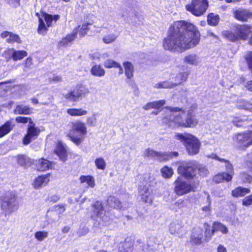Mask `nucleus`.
Segmentation results:
<instances>
[{
  "mask_svg": "<svg viewBox=\"0 0 252 252\" xmlns=\"http://www.w3.org/2000/svg\"><path fill=\"white\" fill-rule=\"evenodd\" d=\"M1 207L8 213L16 211L18 208L17 197L12 192H7L1 197Z\"/></svg>",
  "mask_w": 252,
  "mask_h": 252,
  "instance_id": "nucleus-4",
  "label": "nucleus"
},
{
  "mask_svg": "<svg viewBox=\"0 0 252 252\" xmlns=\"http://www.w3.org/2000/svg\"><path fill=\"white\" fill-rule=\"evenodd\" d=\"M1 36L2 38H6V41L8 43H13L14 42L21 43V40L19 35L7 31L3 32L1 33Z\"/></svg>",
  "mask_w": 252,
  "mask_h": 252,
  "instance_id": "nucleus-20",
  "label": "nucleus"
},
{
  "mask_svg": "<svg viewBox=\"0 0 252 252\" xmlns=\"http://www.w3.org/2000/svg\"><path fill=\"white\" fill-rule=\"evenodd\" d=\"M92 208L93 209L94 215L97 217H101L103 211V208L101 203L99 201H96L92 206Z\"/></svg>",
  "mask_w": 252,
  "mask_h": 252,
  "instance_id": "nucleus-39",
  "label": "nucleus"
},
{
  "mask_svg": "<svg viewBox=\"0 0 252 252\" xmlns=\"http://www.w3.org/2000/svg\"><path fill=\"white\" fill-rule=\"evenodd\" d=\"M197 169H198L199 174L200 176H205L208 173L207 169L204 166H199L197 165Z\"/></svg>",
  "mask_w": 252,
  "mask_h": 252,
  "instance_id": "nucleus-56",
  "label": "nucleus"
},
{
  "mask_svg": "<svg viewBox=\"0 0 252 252\" xmlns=\"http://www.w3.org/2000/svg\"><path fill=\"white\" fill-rule=\"evenodd\" d=\"M108 203L112 207L118 208L120 206L121 202L114 197L110 196L108 199Z\"/></svg>",
  "mask_w": 252,
  "mask_h": 252,
  "instance_id": "nucleus-49",
  "label": "nucleus"
},
{
  "mask_svg": "<svg viewBox=\"0 0 252 252\" xmlns=\"http://www.w3.org/2000/svg\"><path fill=\"white\" fill-rule=\"evenodd\" d=\"M48 236V232L45 231H37L34 234V237L38 241H42Z\"/></svg>",
  "mask_w": 252,
  "mask_h": 252,
  "instance_id": "nucleus-47",
  "label": "nucleus"
},
{
  "mask_svg": "<svg viewBox=\"0 0 252 252\" xmlns=\"http://www.w3.org/2000/svg\"><path fill=\"white\" fill-rule=\"evenodd\" d=\"M219 21V16L213 13H210L207 17L208 24L211 26L217 25Z\"/></svg>",
  "mask_w": 252,
  "mask_h": 252,
  "instance_id": "nucleus-42",
  "label": "nucleus"
},
{
  "mask_svg": "<svg viewBox=\"0 0 252 252\" xmlns=\"http://www.w3.org/2000/svg\"><path fill=\"white\" fill-rule=\"evenodd\" d=\"M43 17L48 27L51 26L52 22L54 21L56 22L59 18V16L58 15L52 16L51 15L45 13L43 15Z\"/></svg>",
  "mask_w": 252,
  "mask_h": 252,
  "instance_id": "nucleus-44",
  "label": "nucleus"
},
{
  "mask_svg": "<svg viewBox=\"0 0 252 252\" xmlns=\"http://www.w3.org/2000/svg\"><path fill=\"white\" fill-rule=\"evenodd\" d=\"M241 178L244 182H250L252 180L251 176L244 173L241 174Z\"/></svg>",
  "mask_w": 252,
  "mask_h": 252,
  "instance_id": "nucleus-59",
  "label": "nucleus"
},
{
  "mask_svg": "<svg viewBox=\"0 0 252 252\" xmlns=\"http://www.w3.org/2000/svg\"><path fill=\"white\" fill-rule=\"evenodd\" d=\"M232 178V175L223 172L222 173L218 174L215 175L213 178L214 181L216 183H220L224 180L226 182H229L231 180Z\"/></svg>",
  "mask_w": 252,
  "mask_h": 252,
  "instance_id": "nucleus-29",
  "label": "nucleus"
},
{
  "mask_svg": "<svg viewBox=\"0 0 252 252\" xmlns=\"http://www.w3.org/2000/svg\"><path fill=\"white\" fill-rule=\"evenodd\" d=\"M28 53L25 51L15 50L14 49L13 60L15 61L21 60L23 59L24 57H26Z\"/></svg>",
  "mask_w": 252,
  "mask_h": 252,
  "instance_id": "nucleus-43",
  "label": "nucleus"
},
{
  "mask_svg": "<svg viewBox=\"0 0 252 252\" xmlns=\"http://www.w3.org/2000/svg\"><path fill=\"white\" fill-rule=\"evenodd\" d=\"M252 27L248 25H238L235 28L239 40H246L249 36L252 31Z\"/></svg>",
  "mask_w": 252,
  "mask_h": 252,
  "instance_id": "nucleus-13",
  "label": "nucleus"
},
{
  "mask_svg": "<svg viewBox=\"0 0 252 252\" xmlns=\"http://www.w3.org/2000/svg\"><path fill=\"white\" fill-rule=\"evenodd\" d=\"M56 154L59 156V158L62 161H65L67 159L66 151L61 142L57 144L56 149L55 150Z\"/></svg>",
  "mask_w": 252,
  "mask_h": 252,
  "instance_id": "nucleus-23",
  "label": "nucleus"
},
{
  "mask_svg": "<svg viewBox=\"0 0 252 252\" xmlns=\"http://www.w3.org/2000/svg\"><path fill=\"white\" fill-rule=\"evenodd\" d=\"M32 65V60L31 58H28L25 62L23 68V70L24 72L28 71L31 68Z\"/></svg>",
  "mask_w": 252,
  "mask_h": 252,
  "instance_id": "nucleus-52",
  "label": "nucleus"
},
{
  "mask_svg": "<svg viewBox=\"0 0 252 252\" xmlns=\"http://www.w3.org/2000/svg\"><path fill=\"white\" fill-rule=\"evenodd\" d=\"M86 135L77 132L69 131L67 135L72 142L79 145L83 141Z\"/></svg>",
  "mask_w": 252,
  "mask_h": 252,
  "instance_id": "nucleus-19",
  "label": "nucleus"
},
{
  "mask_svg": "<svg viewBox=\"0 0 252 252\" xmlns=\"http://www.w3.org/2000/svg\"><path fill=\"white\" fill-rule=\"evenodd\" d=\"M117 37L118 36L116 34L112 33L105 35L102 38V40L105 43L109 44L115 41Z\"/></svg>",
  "mask_w": 252,
  "mask_h": 252,
  "instance_id": "nucleus-45",
  "label": "nucleus"
},
{
  "mask_svg": "<svg viewBox=\"0 0 252 252\" xmlns=\"http://www.w3.org/2000/svg\"><path fill=\"white\" fill-rule=\"evenodd\" d=\"M25 160V157L21 156L18 157V163L21 165H24L25 163L24 160Z\"/></svg>",
  "mask_w": 252,
  "mask_h": 252,
  "instance_id": "nucleus-64",
  "label": "nucleus"
},
{
  "mask_svg": "<svg viewBox=\"0 0 252 252\" xmlns=\"http://www.w3.org/2000/svg\"><path fill=\"white\" fill-rule=\"evenodd\" d=\"M62 81V78L60 76H54L49 79L50 83H56Z\"/></svg>",
  "mask_w": 252,
  "mask_h": 252,
  "instance_id": "nucleus-58",
  "label": "nucleus"
},
{
  "mask_svg": "<svg viewBox=\"0 0 252 252\" xmlns=\"http://www.w3.org/2000/svg\"><path fill=\"white\" fill-rule=\"evenodd\" d=\"M184 62L191 65L197 66L201 63L200 58L195 53L187 55L184 58Z\"/></svg>",
  "mask_w": 252,
  "mask_h": 252,
  "instance_id": "nucleus-16",
  "label": "nucleus"
},
{
  "mask_svg": "<svg viewBox=\"0 0 252 252\" xmlns=\"http://www.w3.org/2000/svg\"><path fill=\"white\" fill-rule=\"evenodd\" d=\"M234 15L237 19L246 21L249 19L252 18V13L249 10L239 8L234 12Z\"/></svg>",
  "mask_w": 252,
  "mask_h": 252,
  "instance_id": "nucleus-15",
  "label": "nucleus"
},
{
  "mask_svg": "<svg viewBox=\"0 0 252 252\" xmlns=\"http://www.w3.org/2000/svg\"><path fill=\"white\" fill-rule=\"evenodd\" d=\"M139 252H154V250L149 245L142 244L139 246Z\"/></svg>",
  "mask_w": 252,
  "mask_h": 252,
  "instance_id": "nucleus-53",
  "label": "nucleus"
},
{
  "mask_svg": "<svg viewBox=\"0 0 252 252\" xmlns=\"http://www.w3.org/2000/svg\"><path fill=\"white\" fill-rule=\"evenodd\" d=\"M15 121L18 123H22V124H27L29 123L28 125H31V122H33L31 118L26 117H22L19 116L16 117L15 119Z\"/></svg>",
  "mask_w": 252,
  "mask_h": 252,
  "instance_id": "nucleus-51",
  "label": "nucleus"
},
{
  "mask_svg": "<svg viewBox=\"0 0 252 252\" xmlns=\"http://www.w3.org/2000/svg\"><path fill=\"white\" fill-rule=\"evenodd\" d=\"M95 118L94 117H89L87 119V122L90 126H94L95 124Z\"/></svg>",
  "mask_w": 252,
  "mask_h": 252,
  "instance_id": "nucleus-60",
  "label": "nucleus"
},
{
  "mask_svg": "<svg viewBox=\"0 0 252 252\" xmlns=\"http://www.w3.org/2000/svg\"><path fill=\"white\" fill-rule=\"evenodd\" d=\"M69 131L77 132L81 134H87V127L84 123L78 121L72 124L71 129Z\"/></svg>",
  "mask_w": 252,
  "mask_h": 252,
  "instance_id": "nucleus-17",
  "label": "nucleus"
},
{
  "mask_svg": "<svg viewBox=\"0 0 252 252\" xmlns=\"http://www.w3.org/2000/svg\"><path fill=\"white\" fill-rule=\"evenodd\" d=\"M236 107L240 109H244L246 111L252 112V103L248 101L242 100L237 102Z\"/></svg>",
  "mask_w": 252,
  "mask_h": 252,
  "instance_id": "nucleus-35",
  "label": "nucleus"
},
{
  "mask_svg": "<svg viewBox=\"0 0 252 252\" xmlns=\"http://www.w3.org/2000/svg\"><path fill=\"white\" fill-rule=\"evenodd\" d=\"M80 181L81 183H87L91 188H94L95 186L94 179L92 176H81L80 177Z\"/></svg>",
  "mask_w": 252,
  "mask_h": 252,
  "instance_id": "nucleus-38",
  "label": "nucleus"
},
{
  "mask_svg": "<svg viewBox=\"0 0 252 252\" xmlns=\"http://www.w3.org/2000/svg\"><path fill=\"white\" fill-rule=\"evenodd\" d=\"M204 230L200 227L193 229L190 236V242L192 245H200L203 242Z\"/></svg>",
  "mask_w": 252,
  "mask_h": 252,
  "instance_id": "nucleus-14",
  "label": "nucleus"
},
{
  "mask_svg": "<svg viewBox=\"0 0 252 252\" xmlns=\"http://www.w3.org/2000/svg\"><path fill=\"white\" fill-rule=\"evenodd\" d=\"M144 155L145 157L148 158L158 159L162 161L168 160L174 157H177L178 154L176 152L171 153H161L148 148L144 151Z\"/></svg>",
  "mask_w": 252,
  "mask_h": 252,
  "instance_id": "nucleus-8",
  "label": "nucleus"
},
{
  "mask_svg": "<svg viewBox=\"0 0 252 252\" xmlns=\"http://www.w3.org/2000/svg\"><path fill=\"white\" fill-rule=\"evenodd\" d=\"M123 65L125 67V74L127 78L131 79L133 76V66L131 63L128 62H125Z\"/></svg>",
  "mask_w": 252,
  "mask_h": 252,
  "instance_id": "nucleus-37",
  "label": "nucleus"
},
{
  "mask_svg": "<svg viewBox=\"0 0 252 252\" xmlns=\"http://www.w3.org/2000/svg\"><path fill=\"white\" fill-rule=\"evenodd\" d=\"M174 84H173L172 82H169L167 81H164L161 82H159L157 83L155 87L157 89L159 88H164V89H167V88H174Z\"/></svg>",
  "mask_w": 252,
  "mask_h": 252,
  "instance_id": "nucleus-46",
  "label": "nucleus"
},
{
  "mask_svg": "<svg viewBox=\"0 0 252 252\" xmlns=\"http://www.w3.org/2000/svg\"><path fill=\"white\" fill-rule=\"evenodd\" d=\"M165 104V100H160L148 103L143 107V108L145 110H148L152 108L159 109Z\"/></svg>",
  "mask_w": 252,
  "mask_h": 252,
  "instance_id": "nucleus-27",
  "label": "nucleus"
},
{
  "mask_svg": "<svg viewBox=\"0 0 252 252\" xmlns=\"http://www.w3.org/2000/svg\"><path fill=\"white\" fill-rule=\"evenodd\" d=\"M217 252H227V250L223 246L219 245L217 248Z\"/></svg>",
  "mask_w": 252,
  "mask_h": 252,
  "instance_id": "nucleus-62",
  "label": "nucleus"
},
{
  "mask_svg": "<svg viewBox=\"0 0 252 252\" xmlns=\"http://www.w3.org/2000/svg\"><path fill=\"white\" fill-rule=\"evenodd\" d=\"M175 138L183 143L189 155H194L198 153L200 143L194 135L189 133H177Z\"/></svg>",
  "mask_w": 252,
  "mask_h": 252,
  "instance_id": "nucleus-3",
  "label": "nucleus"
},
{
  "mask_svg": "<svg viewBox=\"0 0 252 252\" xmlns=\"http://www.w3.org/2000/svg\"><path fill=\"white\" fill-rule=\"evenodd\" d=\"M234 143L240 149L245 150L252 145V130L237 134L233 138Z\"/></svg>",
  "mask_w": 252,
  "mask_h": 252,
  "instance_id": "nucleus-7",
  "label": "nucleus"
},
{
  "mask_svg": "<svg viewBox=\"0 0 252 252\" xmlns=\"http://www.w3.org/2000/svg\"><path fill=\"white\" fill-rule=\"evenodd\" d=\"M188 77V75L186 72H180L176 75H173L172 78L174 82H172L174 85V87L177 86L182 82L185 81Z\"/></svg>",
  "mask_w": 252,
  "mask_h": 252,
  "instance_id": "nucleus-25",
  "label": "nucleus"
},
{
  "mask_svg": "<svg viewBox=\"0 0 252 252\" xmlns=\"http://www.w3.org/2000/svg\"><path fill=\"white\" fill-rule=\"evenodd\" d=\"M66 113L71 116L77 117L85 116L87 114L88 112L82 108H69L67 109Z\"/></svg>",
  "mask_w": 252,
  "mask_h": 252,
  "instance_id": "nucleus-33",
  "label": "nucleus"
},
{
  "mask_svg": "<svg viewBox=\"0 0 252 252\" xmlns=\"http://www.w3.org/2000/svg\"><path fill=\"white\" fill-rule=\"evenodd\" d=\"M36 165L37 170L40 171H45L53 168L52 163L44 158H41L37 161Z\"/></svg>",
  "mask_w": 252,
  "mask_h": 252,
  "instance_id": "nucleus-21",
  "label": "nucleus"
},
{
  "mask_svg": "<svg viewBox=\"0 0 252 252\" xmlns=\"http://www.w3.org/2000/svg\"><path fill=\"white\" fill-rule=\"evenodd\" d=\"M32 109L28 106L18 105L14 110V113L16 114L29 115L32 113Z\"/></svg>",
  "mask_w": 252,
  "mask_h": 252,
  "instance_id": "nucleus-31",
  "label": "nucleus"
},
{
  "mask_svg": "<svg viewBox=\"0 0 252 252\" xmlns=\"http://www.w3.org/2000/svg\"><path fill=\"white\" fill-rule=\"evenodd\" d=\"M49 177V174L38 177L34 182V188L35 189H38L42 186L46 185L50 181Z\"/></svg>",
  "mask_w": 252,
  "mask_h": 252,
  "instance_id": "nucleus-18",
  "label": "nucleus"
},
{
  "mask_svg": "<svg viewBox=\"0 0 252 252\" xmlns=\"http://www.w3.org/2000/svg\"><path fill=\"white\" fill-rule=\"evenodd\" d=\"M209 157L212 158L216 159L217 160H219L220 161L224 162L225 163L226 170L228 172L227 173L232 175V174H233V168L232 165L229 162V161L226 160L224 158H220L216 154H214L211 155L209 156Z\"/></svg>",
  "mask_w": 252,
  "mask_h": 252,
  "instance_id": "nucleus-26",
  "label": "nucleus"
},
{
  "mask_svg": "<svg viewBox=\"0 0 252 252\" xmlns=\"http://www.w3.org/2000/svg\"><path fill=\"white\" fill-rule=\"evenodd\" d=\"M90 24H89L85 23L82 25L81 27L80 28L79 30V32L80 34H81L82 35H84L87 33L90 29L88 27V26Z\"/></svg>",
  "mask_w": 252,
  "mask_h": 252,
  "instance_id": "nucleus-55",
  "label": "nucleus"
},
{
  "mask_svg": "<svg viewBox=\"0 0 252 252\" xmlns=\"http://www.w3.org/2000/svg\"><path fill=\"white\" fill-rule=\"evenodd\" d=\"M208 6L207 0H192L187 4L186 9L196 16L203 15Z\"/></svg>",
  "mask_w": 252,
  "mask_h": 252,
  "instance_id": "nucleus-5",
  "label": "nucleus"
},
{
  "mask_svg": "<svg viewBox=\"0 0 252 252\" xmlns=\"http://www.w3.org/2000/svg\"><path fill=\"white\" fill-rule=\"evenodd\" d=\"M35 125L33 122H31V125H28L27 134L23 140V143L24 145H28L38 136L40 130L37 127H36Z\"/></svg>",
  "mask_w": 252,
  "mask_h": 252,
  "instance_id": "nucleus-11",
  "label": "nucleus"
},
{
  "mask_svg": "<svg viewBox=\"0 0 252 252\" xmlns=\"http://www.w3.org/2000/svg\"><path fill=\"white\" fill-rule=\"evenodd\" d=\"M78 31V30L76 29H75L73 31L72 33L67 35L65 38H63L61 40L60 44L61 45H65L74 40L76 37Z\"/></svg>",
  "mask_w": 252,
  "mask_h": 252,
  "instance_id": "nucleus-36",
  "label": "nucleus"
},
{
  "mask_svg": "<svg viewBox=\"0 0 252 252\" xmlns=\"http://www.w3.org/2000/svg\"><path fill=\"white\" fill-rule=\"evenodd\" d=\"M169 230L171 234L180 235L182 234V226L178 222H173L170 224Z\"/></svg>",
  "mask_w": 252,
  "mask_h": 252,
  "instance_id": "nucleus-28",
  "label": "nucleus"
},
{
  "mask_svg": "<svg viewBox=\"0 0 252 252\" xmlns=\"http://www.w3.org/2000/svg\"><path fill=\"white\" fill-rule=\"evenodd\" d=\"M39 24L38 28V32L40 34H44L47 31V28H46L42 19L39 18Z\"/></svg>",
  "mask_w": 252,
  "mask_h": 252,
  "instance_id": "nucleus-50",
  "label": "nucleus"
},
{
  "mask_svg": "<svg viewBox=\"0 0 252 252\" xmlns=\"http://www.w3.org/2000/svg\"><path fill=\"white\" fill-rule=\"evenodd\" d=\"M200 36L193 24L184 21H176L170 27L163 47L171 51H184L195 47L199 42Z\"/></svg>",
  "mask_w": 252,
  "mask_h": 252,
  "instance_id": "nucleus-1",
  "label": "nucleus"
},
{
  "mask_svg": "<svg viewBox=\"0 0 252 252\" xmlns=\"http://www.w3.org/2000/svg\"><path fill=\"white\" fill-rule=\"evenodd\" d=\"M160 172L162 176L164 178H170L174 173L173 169L167 166H163L160 169Z\"/></svg>",
  "mask_w": 252,
  "mask_h": 252,
  "instance_id": "nucleus-40",
  "label": "nucleus"
},
{
  "mask_svg": "<svg viewBox=\"0 0 252 252\" xmlns=\"http://www.w3.org/2000/svg\"><path fill=\"white\" fill-rule=\"evenodd\" d=\"M14 126L12 125L11 121H6L0 127V138L9 133L13 128Z\"/></svg>",
  "mask_w": 252,
  "mask_h": 252,
  "instance_id": "nucleus-24",
  "label": "nucleus"
},
{
  "mask_svg": "<svg viewBox=\"0 0 252 252\" xmlns=\"http://www.w3.org/2000/svg\"><path fill=\"white\" fill-rule=\"evenodd\" d=\"M197 164L195 162L185 163L178 167V172L187 179H192L196 174Z\"/></svg>",
  "mask_w": 252,
  "mask_h": 252,
  "instance_id": "nucleus-10",
  "label": "nucleus"
},
{
  "mask_svg": "<svg viewBox=\"0 0 252 252\" xmlns=\"http://www.w3.org/2000/svg\"><path fill=\"white\" fill-rule=\"evenodd\" d=\"M174 185V192L179 196L194 191L196 188L193 183L185 181L179 177L175 181Z\"/></svg>",
  "mask_w": 252,
  "mask_h": 252,
  "instance_id": "nucleus-6",
  "label": "nucleus"
},
{
  "mask_svg": "<svg viewBox=\"0 0 252 252\" xmlns=\"http://www.w3.org/2000/svg\"><path fill=\"white\" fill-rule=\"evenodd\" d=\"M104 66L106 68H116L120 67V63L113 60L108 59L104 63Z\"/></svg>",
  "mask_w": 252,
  "mask_h": 252,
  "instance_id": "nucleus-48",
  "label": "nucleus"
},
{
  "mask_svg": "<svg viewBox=\"0 0 252 252\" xmlns=\"http://www.w3.org/2000/svg\"><path fill=\"white\" fill-rule=\"evenodd\" d=\"M243 204L244 206H249L252 204V195L245 197L243 200Z\"/></svg>",
  "mask_w": 252,
  "mask_h": 252,
  "instance_id": "nucleus-57",
  "label": "nucleus"
},
{
  "mask_svg": "<svg viewBox=\"0 0 252 252\" xmlns=\"http://www.w3.org/2000/svg\"><path fill=\"white\" fill-rule=\"evenodd\" d=\"M235 31V29L234 30ZM222 35L231 41H235L239 40L237 32L234 31H224L222 32Z\"/></svg>",
  "mask_w": 252,
  "mask_h": 252,
  "instance_id": "nucleus-34",
  "label": "nucleus"
},
{
  "mask_svg": "<svg viewBox=\"0 0 252 252\" xmlns=\"http://www.w3.org/2000/svg\"><path fill=\"white\" fill-rule=\"evenodd\" d=\"M89 92V90L85 86L78 85L76 88L69 93L63 94V97L70 101H78L82 96H85Z\"/></svg>",
  "mask_w": 252,
  "mask_h": 252,
  "instance_id": "nucleus-9",
  "label": "nucleus"
},
{
  "mask_svg": "<svg viewBox=\"0 0 252 252\" xmlns=\"http://www.w3.org/2000/svg\"><path fill=\"white\" fill-rule=\"evenodd\" d=\"M219 231L223 234H226L228 232V229L225 225L219 222H215L213 225L212 234Z\"/></svg>",
  "mask_w": 252,
  "mask_h": 252,
  "instance_id": "nucleus-32",
  "label": "nucleus"
},
{
  "mask_svg": "<svg viewBox=\"0 0 252 252\" xmlns=\"http://www.w3.org/2000/svg\"><path fill=\"white\" fill-rule=\"evenodd\" d=\"M92 75L95 77H101L104 76L105 70L100 64H94L90 70Z\"/></svg>",
  "mask_w": 252,
  "mask_h": 252,
  "instance_id": "nucleus-22",
  "label": "nucleus"
},
{
  "mask_svg": "<svg viewBox=\"0 0 252 252\" xmlns=\"http://www.w3.org/2000/svg\"><path fill=\"white\" fill-rule=\"evenodd\" d=\"M14 49H9L4 52V57L8 60L13 59L14 56Z\"/></svg>",
  "mask_w": 252,
  "mask_h": 252,
  "instance_id": "nucleus-54",
  "label": "nucleus"
},
{
  "mask_svg": "<svg viewBox=\"0 0 252 252\" xmlns=\"http://www.w3.org/2000/svg\"><path fill=\"white\" fill-rule=\"evenodd\" d=\"M138 194L140 199L146 203L151 204L153 202L152 191L146 185L139 186Z\"/></svg>",
  "mask_w": 252,
  "mask_h": 252,
  "instance_id": "nucleus-12",
  "label": "nucleus"
},
{
  "mask_svg": "<svg viewBox=\"0 0 252 252\" xmlns=\"http://www.w3.org/2000/svg\"><path fill=\"white\" fill-rule=\"evenodd\" d=\"M245 87L250 91H252V81H248L245 85Z\"/></svg>",
  "mask_w": 252,
  "mask_h": 252,
  "instance_id": "nucleus-63",
  "label": "nucleus"
},
{
  "mask_svg": "<svg viewBox=\"0 0 252 252\" xmlns=\"http://www.w3.org/2000/svg\"><path fill=\"white\" fill-rule=\"evenodd\" d=\"M250 192V189L248 188L238 187L232 191L231 194L234 197H242Z\"/></svg>",
  "mask_w": 252,
  "mask_h": 252,
  "instance_id": "nucleus-30",
  "label": "nucleus"
},
{
  "mask_svg": "<svg viewBox=\"0 0 252 252\" xmlns=\"http://www.w3.org/2000/svg\"><path fill=\"white\" fill-rule=\"evenodd\" d=\"M144 180L146 182L151 183V182H152V180H154V178H152L149 174H145L144 175Z\"/></svg>",
  "mask_w": 252,
  "mask_h": 252,
  "instance_id": "nucleus-61",
  "label": "nucleus"
},
{
  "mask_svg": "<svg viewBox=\"0 0 252 252\" xmlns=\"http://www.w3.org/2000/svg\"><path fill=\"white\" fill-rule=\"evenodd\" d=\"M94 164L97 169L104 170L106 167V162L102 157H98L94 160Z\"/></svg>",
  "mask_w": 252,
  "mask_h": 252,
  "instance_id": "nucleus-41",
  "label": "nucleus"
},
{
  "mask_svg": "<svg viewBox=\"0 0 252 252\" xmlns=\"http://www.w3.org/2000/svg\"><path fill=\"white\" fill-rule=\"evenodd\" d=\"M164 109L168 110V116L162 119V123L168 125L173 127H194L198 121L195 118L192 109L186 111L184 109L179 107L166 106Z\"/></svg>",
  "mask_w": 252,
  "mask_h": 252,
  "instance_id": "nucleus-2",
  "label": "nucleus"
}]
</instances>
